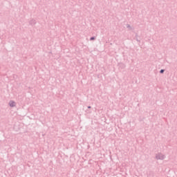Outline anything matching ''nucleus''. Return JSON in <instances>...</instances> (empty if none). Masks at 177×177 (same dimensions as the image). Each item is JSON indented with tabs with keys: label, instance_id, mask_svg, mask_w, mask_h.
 Here are the masks:
<instances>
[{
	"label": "nucleus",
	"instance_id": "1",
	"mask_svg": "<svg viewBox=\"0 0 177 177\" xmlns=\"http://www.w3.org/2000/svg\"><path fill=\"white\" fill-rule=\"evenodd\" d=\"M10 106L13 107L15 106V102H14L13 101H10Z\"/></svg>",
	"mask_w": 177,
	"mask_h": 177
},
{
	"label": "nucleus",
	"instance_id": "3",
	"mask_svg": "<svg viewBox=\"0 0 177 177\" xmlns=\"http://www.w3.org/2000/svg\"><path fill=\"white\" fill-rule=\"evenodd\" d=\"M95 39V37H92L91 38V41H93V40H94Z\"/></svg>",
	"mask_w": 177,
	"mask_h": 177
},
{
	"label": "nucleus",
	"instance_id": "2",
	"mask_svg": "<svg viewBox=\"0 0 177 177\" xmlns=\"http://www.w3.org/2000/svg\"><path fill=\"white\" fill-rule=\"evenodd\" d=\"M160 73H164V70L163 69H161L160 71Z\"/></svg>",
	"mask_w": 177,
	"mask_h": 177
}]
</instances>
